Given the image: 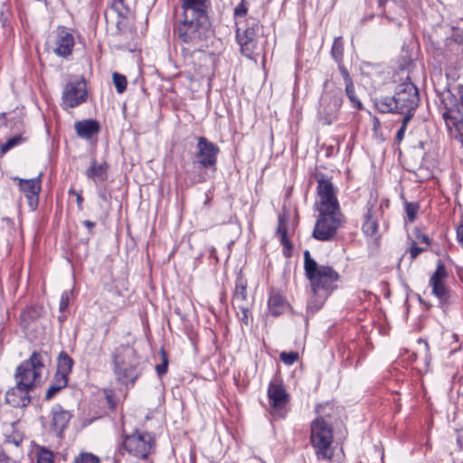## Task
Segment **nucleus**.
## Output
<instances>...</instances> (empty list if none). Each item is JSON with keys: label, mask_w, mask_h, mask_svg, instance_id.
<instances>
[{"label": "nucleus", "mask_w": 463, "mask_h": 463, "mask_svg": "<svg viewBox=\"0 0 463 463\" xmlns=\"http://www.w3.org/2000/svg\"><path fill=\"white\" fill-rule=\"evenodd\" d=\"M442 118L449 128L451 127H455L457 128L458 131V138L463 143V123L459 118L458 110L446 108L442 112Z\"/></svg>", "instance_id": "b1692460"}, {"label": "nucleus", "mask_w": 463, "mask_h": 463, "mask_svg": "<svg viewBox=\"0 0 463 463\" xmlns=\"http://www.w3.org/2000/svg\"><path fill=\"white\" fill-rule=\"evenodd\" d=\"M108 172L109 164L107 162L99 164L96 159H92L90 167L85 172V175L98 187L107 181Z\"/></svg>", "instance_id": "412c9836"}, {"label": "nucleus", "mask_w": 463, "mask_h": 463, "mask_svg": "<svg viewBox=\"0 0 463 463\" xmlns=\"http://www.w3.org/2000/svg\"><path fill=\"white\" fill-rule=\"evenodd\" d=\"M279 240H280V243L284 247V254L286 256H289L290 253L289 252H286V250L289 251L292 249V244L290 243V241H289V240L288 238V235L280 236Z\"/></svg>", "instance_id": "49530a36"}, {"label": "nucleus", "mask_w": 463, "mask_h": 463, "mask_svg": "<svg viewBox=\"0 0 463 463\" xmlns=\"http://www.w3.org/2000/svg\"><path fill=\"white\" fill-rule=\"evenodd\" d=\"M288 218L285 214L279 215V225L277 229V234L280 236H285L288 233Z\"/></svg>", "instance_id": "58836bf2"}, {"label": "nucleus", "mask_w": 463, "mask_h": 463, "mask_svg": "<svg viewBox=\"0 0 463 463\" xmlns=\"http://www.w3.org/2000/svg\"><path fill=\"white\" fill-rule=\"evenodd\" d=\"M210 0H180L181 14L174 25L178 39L194 49H201L212 33Z\"/></svg>", "instance_id": "f257e3e1"}, {"label": "nucleus", "mask_w": 463, "mask_h": 463, "mask_svg": "<svg viewBox=\"0 0 463 463\" xmlns=\"http://www.w3.org/2000/svg\"><path fill=\"white\" fill-rule=\"evenodd\" d=\"M411 118H412V114H407V115L403 116L402 120V126L398 129L396 137H395L397 143H401L403 140L405 131L407 128V125L411 121Z\"/></svg>", "instance_id": "72a5a7b5"}, {"label": "nucleus", "mask_w": 463, "mask_h": 463, "mask_svg": "<svg viewBox=\"0 0 463 463\" xmlns=\"http://www.w3.org/2000/svg\"><path fill=\"white\" fill-rule=\"evenodd\" d=\"M303 255L305 276L310 283L312 292L307 302V309L316 312L336 288L340 276L332 267L318 265L311 257L309 250H306Z\"/></svg>", "instance_id": "7ed1b4c3"}, {"label": "nucleus", "mask_w": 463, "mask_h": 463, "mask_svg": "<svg viewBox=\"0 0 463 463\" xmlns=\"http://www.w3.org/2000/svg\"><path fill=\"white\" fill-rule=\"evenodd\" d=\"M248 8L244 0H242L234 9V15L242 17L247 14Z\"/></svg>", "instance_id": "a18cd8bd"}, {"label": "nucleus", "mask_w": 463, "mask_h": 463, "mask_svg": "<svg viewBox=\"0 0 463 463\" xmlns=\"http://www.w3.org/2000/svg\"><path fill=\"white\" fill-rule=\"evenodd\" d=\"M205 197H206V199H205L204 203H205V204H209V203H210V202H211V200H212L211 193H210V192H207V193L205 194Z\"/></svg>", "instance_id": "13d9d810"}, {"label": "nucleus", "mask_w": 463, "mask_h": 463, "mask_svg": "<svg viewBox=\"0 0 463 463\" xmlns=\"http://www.w3.org/2000/svg\"><path fill=\"white\" fill-rule=\"evenodd\" d=\"M30 387L20 382L10 388L5 393V402L14 408L26 407L31 402Z\"/></svg>", "instance_id": "f3484780"}, {"label": "nucleus", "mask_w": 463, "mask_h": 463, "mask_svg": "<svg viewBox=\"0 0 463 463\" xmlns=\"http://www.w3.org/2000/svg\"><path fill=\"white\" fill-rule=\"evenodd\" d=\"M298 352H282L280 354V360L287 365H291L295 362L298 360Z\"/></svg>", "instance_id": "4c0bfd02"}, {"label": "nucleus", "mask_w": 463, "mask_h": 463, "mask_svg": "<svg viewBox=\"0 0 463 463\" xmlns=\"http://www.w3.org/2000/svg\"><path fill=\"white\" fill-rule=\"evenodd\" d=\"M337 64H338L339 72L344 80V83L347 84L349 82H354L353 79L350 76L348 70L343 64V61H340V63H337Z\"/></svg>", "instance_id": "37998d69"}, {"label": "nucleus", "mask_w": 463, "mask_h": 463, "mask_svg": "<svg viewBox=\"0 0 463 463\" xmlns=\"http://www.w3.org/2000/svg\"><path fill=\"white\" fill-rule=\"evenodd\" d=\"M19 187L27 198L32 210H35L39 203V194L42 190V174L32 179H19Z\"/></svg>", "instance_id": "a211bd4d"}, {"label": "nucleus", "mask_w": 463, "mask_h": 463, "mask_svg": "<svg viewBox=\"0 0 463 463\" xmlns=\"http://www.w3.org/2000/svg\"><path fill=\"white\" fill-rule=\"evenodd\" d=\"M52 425L55 431L62 432L68 426L71 414L69 411L63 410L61 405H56L52 410Z\"/></svg>", "instance_id": "5701e85b"}, {"label": "nucleus", "mask_w": 463, "mask_h": 463, "mask_svg": "<svg viewBox=\"0 0 463 463\" xmlns=\"http://www.w3.org/2000/svg\"><path fill=\"white\" fill-rule=\"evenodd\" d=\"M124 0H113L112 7L118 11L120 12V6L123 5Z\"/></svg>", "instance_id": "864d4df0"}, {"label": "nucleus", "mask_w": 463, "mask_h": 463, "mask_svg": "<svg viewBox=\"0 0 463 463\" xmlns=\"http://www.w3.org/2000/svg\"><path fill=\"white\" fill-rule=\"evenodd\" d=\"M114 373L121 384L133 386L142 373L135 349H121L113 355Z\"/></svg>", "instance_id": "423d86ee"}, {"label": "nucleus", "mask_w": 463, "mask_h": 463, "mask_svg": "<svg viewBox=\"0 0 463 463\" xmlns=\"http://www.w3.org/2000/svg\"><path fill=\"white\" fill-rule=\"evenodd\" d=\"M44 308L41 305L26 307L20 315V325L34 337H40L44 334Z\"/></svg>", "instance_id": "ddd939ff"}, {"label": "nucleus", "mask_w": 463, "mask_h": 463, "mask_svg": "<svg viewBox=\"0 0 463 463\" xmlns=\"http://www.w3.org/2000/svg\"><path fill=\"white\" fill-rule=\"evenodd\" d=\"M0 463H10L8 456L3 451H0Z\"/></svg>", "instance_id": "5fc2aeb1"}, {"label": "nucleus", "mask_w": 463, "mask_h": 463, "mask_svg": "<svg viewBox=\"0 0 463 463\" xmlns=\"http://www.w3.org/2000/svg\"><path fill=\"white\" fill-rule=\"evenodd\" d=\"M53 384L56 387H59L60 390L63 389L68 384V375H63L59 373H56L55 374V382Z\"/></svg>", "instance_id": "79ce46f5"}, {"label": "nucleus", "mask_w": 463, "mask_h": 463, "mask_svg": "<svg viewBox=\"0 0 463 463\" xmlns=\"http://www.w3.org/2000/svg\"><path fill=\"white\" fill-rule=\"evenodd\" d=\"M316 417L310 422L309 442L318 460H331L334 455L333 420L338 415L337 409L329 402L317 405Z\"/></svg>", "instance_id": "f03ea898"}, {"label": "nucleus", "mask_w": 463, "mask_h": 463, "mask_svg": "<svg viewBox=\"0 0 463 463\" xmlns=\"http://www.w3.org/2000/svg\"><path fill=\"white\" fill-rule=\"evenodd\" d=\"M61 390L59 387H56L53 383H52L49 388L46 391L45 393V399L50 400L52 399L57 392H59Z\"/></svg>", "instance_id": "8fccbe9b"}, {"label": "nucleus", "mask_w": 463, "mask_h": 463, "mask_svg": "<svg viewBox=\"0 0 463 463\" xmlns=\"http://www.w3.org/2000/svg\"><path fill=\"white\" fill-rule=\"evenodd\" d=\"M458 95H459L460 105L463 107V86L459 88Z\"/></svg>", "instance_id": "4d7b16f0"}, {"label": "nucleus", "mask_w": 463, "mask_h": 463, "mask_svg": "<svg viewBox=\"0 0 463 463\" xmlns=\"http://www.w3.org/2000/svg\"><path fill=\"white\" fill-rule=\"evenodd\" d=\"M233 306L237 310V316H238L239 319L245 325H248L249 317L250 315V303L239 304V305H233Z\"/></svg>", "instance_id": "473e14b6"}, {"label": "nucleus", "mask_w": 463, "mask_h": 463, "mask_svg": "<svg viewBox=\"0 0 463 463\" xmlns=\"http://www.w3.org/2000/svg\"><path fill=\"white\" fill-rule=\"evenodd\" d=\"M261 26L255 20L248 21L247 27L241 32L238 28L236 38L241 53L251 59L258 50V37Z\"/></svg>", "instance_id": "4468645a"}, {"label": "nucleus", "mask_w": 463, "mask_h": 463, "mask_svg": "<svg viewBox=\"0 0 463 463\" xmlns=\"http://www.w3.org/2000/svg\"><path fill=\"white\" fill-rule=\"evenodd\" d=\"M112 80L118 93L122 94L127 90L128 80L123 74L113 72Z\"/></svg>", "instance_id": "2f4dec72"}, {"label": "nucleus", "mask_w": 463, "mask_h": 463, "mask_svg": "<svg viewBox=\"0 0 463 463\" xmlns=\"http://www.w3.org/2000/svg\"><path fill=\"white\" fill-rule=\"evenodd\" d=\"M122 445L129 455L146 459L156 452V439L152 432L136 430L125 435Z\"/></svg>", "instance_id": "6e6552de"}, {"label": "nucleus", "mask_w": 463, "mask_h": 463, "mask_svg": "<svg viewBox=\"0 0 463 463\" xmlns=\"http://www.w3.org/2000/svg\"><path fill=\"white\" fill-rule=\"evenodd\" d=\"M448 277L449 273L445 264L441 260H439L437 262L436 270L431 275L429 283L432 294L437 297L441 303L447 302L450 297L449 290L445 284V280Z\"/></svg>", "instance_id": "dca6fc26"}, {"label": "nucleus", "mask_w": 463, "mask_h": 463, "mask_svg": "<svg viewBox=\"0 0 463 463\" xmlns=\"http://www.w3.org/2000/svg\"><path fill=\"white\" fill-rule=\"evenodd\" d=\"M331 55L333 59L337 62L343 61L344 55V42L342 37H336L334 40L332 48H331Z\"/></svg>", "instance_id": "c756f323"}, {"label": "nucleus", "mask_w": 463, "mask_h": 463, "mask_svg": "<svg viewBox=\"0 0 463 463\" xmlns=\"http://www.w3.org/2000/svg\"><path fill=\"white\" fill-rule=\"evenodd\" d=\"M270 413L279 418H284L288 412L287 406L289 403L290 396L286 391L281 379H273L267 391Z\"/></svg>", "instance_id": "f8f14e48"}, {"label": "nucleus", "mask_w": 463, "mask_h": 463, "mask_svg": "<svg viewBox=\"0 0 463 463\" xmlns=\"http://www.w3.org/2000/svg\"><path fill=\"white\" fill-rule=\"evenodd\" d=\"M36 463H54V454L45 447H40L37 450Z\"/></svg>", "instance_id": "7c9ffc66"}, {"label": "nucleus", "mask_w": 463, "mask_h": 463, "mask_svg": "<svg viewBox=\"0 0 463 463\" xmlns=\"http://www.w3.org/2000/svg\"><path fill=\"white\" fill-rule=\"evenodd\" d=\"M156 360V371L159 377H162L167 373L168 368V354L165 349H160L156 354H155Z\"/></svg>", "instance_id": "bb28decb"}, {"label": "nucleus", "mask_w": 463, "mask_h": 463, "mask_svg": "<svg viewBox=\"0 0 463 463\" xmlns=\"http://www.w3.org/2000/svg\"><path fill=\"white\" fill-rule=\"evenodd\" d=\"M46 359L47 354L45 352L33 351L29 359L17 366L14 373L15 382L24 383L33 390L42 381Z\"/></svg>", "instance_id": "0eeeda50"}, {"label": "nucleus", "mask_w": 463, "mask_h": 463, "mask_svg": "<svg viewBox=\"0 0 463 463\" xmlns=\"http://www.w3.org/2000/svg\"><path fill=\"white\" fill-rule=\"evenodd\" d=\"M105 397H106V400H107L109 407L111 409H114L117 406V400L114 397V394H113L112 391L106 390L105 391Z\"/></svg>", "instance_id": "de8ad7c7"}, {"label": "nucleus", "mask_w": 463, "mask_h": 463, "mask_svg": "<svg viewBox=\"0 0 463 463\" xmlns=\"http://www.w3.org/2000/svg\"><path fill=\"white\" fill-rule=\"evenodd\" d=\"M64 318H65L64 317H59V320H60L61 322H62V321L64 320Z\"/></svg>", "instance_id": "680f3d73"}, {"label": "nucleus", "mask_w": 463, "mask_h": 463, "mask_svg": "<svg viewBox=\"0 0 463 463\" xmlns=\"http://www.w3.org/2000/svg\"><path fill=\"white\" fill-rule=\"evenodd\" d=\"M75 131L79 137L90 139L100 131V126L95 119H85L74 124Z\"/></svg>", "instance_id": "4be33fe9"}, {"label": "nucleus", "mask_w": 463, "mask_h": 463, "mask_svg": "<svg viewBox=\"0 0 463 463\" xmlns=\"http://www.w3.org/2000/svg\"><path fill=\"white\" fill-rule=\"evenodd\" d=\"M415 238H416V242L418 243H423L426 245V247L428 248L430 243H431V239L427 235V234H424V233H421L420 232L417 231L415 232Z\"/></svg>", "instance_id": "c03bdc74"}, {"label": "nucleus", "mask_w": 463, "mask_h": 463, "mask_svg": "<svg viewBox=\"0 0 463 463\" xmlns=\"http://www.w3.org/2000/svg\"><path fill=\"white\" fill-rule=\"evenodd\" d=\"M268 307L271 315L278 317L286 311L288 303L279 292L272 291L269 295Z\"/></svg>", "instance_id": "393cba45"}, {"label": "nucleus", "mask_w": 463, "mask_h": 463, "mask_svg": "<svg viewBox=\"0 0 463 463\" xmlns=\"http://www.w3.org/2000/svg\"><path fill=\"white\" fill-rule=\"evenodd\" d=\"M317 212L319 214L313 230V237L321 241H331L344 222V216L341 211Z\"/></svg>", "instance_id": "9d476101"}, {"label": "nucleus", "mask_w": 463, "mask_h": 463, "mask_svg": "<svg viewBox=\"0 0 463 463\" xmlns=\"http://www.w3.org/2000/svg\"><path fill=\"white\" fill-rule=\"evenodd\" d=\"M219 153L220 147L216 144L204 137H198L192 165L183 160L178 175H184L192 184L205 183L210 177L209 171L216 172Z\"/></svg>", "instance_id": "20e7f679"}, {"label": "nucleus", "mask_w": 463, "mask_h": 463, "mask_svg": "<svg viewBox=\"0 0 463 463\" xmlns=\"http://www.w3.org/2000/svg\"><path fill=\"white\" fill-rule=\"evenodd\" d=\"M419 343H420H420H423L425 345H428L426 341H422L421 339H419Z\"/></svg>", "instance_id": "052dcab7"}, {"label": "nucleus", "mask_w": 463, "mask_h": 463, "mask_svg": "<svg viewBox=\"0 0 463 463\" xmlns=\"http://www.w3.org/2000/svg\"><path fill=\"white\" fill-rule=\"evenodd\" d=\"M23 141V137L21 136H14L11 138H9L5 144L1 146V154L5 155L7 153L11 148L14 147L15 146L19 145Z\"/></svg>", "instance_id": "c9c22d12"}, {"label": "nucleus", "mask_w": 463, "mask_h": 463, "mask_svg": "<svg viewBox=\"0 0 463 463\" xmlns=\"http://www.w3.org/2000/svg\"><path fill=\"white\" fill-rule=\"evenodd\" d=\"M88 91L85 80L67 83L63 89L61 106L63 109L80 106L87 100Z\"/></svg>", "instance_id": "2eb2a0df"}, {"label": "nucleus", "mask_w": 463, "mask_h": 463, "mask_svg": "<svg viewBox=\"0 0 463 463\" xmlns=\"http://www.w3.org/2000/svg\"><path fill=\"white\" fill-rule=\"evenodd\" d=\"M373 130L374 132H377L379 128H381V122L378 118L373 117Z\"/></svg>", "instance_id": "603ef678"}, {"label": "nucleus", "mask_w": 463, "mask_h": 463, "mask_svg": "<svg viewBox=\"0 0 463 463\" xmlns=\"http://www.w3.org/2000/svg\"><path fill=\"white\" fill-rule=\"evenodd\" d=\"M83 224H84V226H86L89 229L90 232H91L92 228L95 226V222L89 221V220H85L83 222Z\"/></svg>", "instance_id": "6e6d98bb"}, {"label": "nucleus", "mask_w": 463, "mask_h": 463, "mask_svg": "<svg viewBox=\"0 0 463 463\" xmlns=\"http://www.w3.org/2000/svg\"><path fill=\"white\" fill-rule=\"evenodd\" d=\"M75 41L73 35L65 29L59 30L55 39L53 52L61 57H68L72 53Z\"/></svg>", "instance_id": "aec40b11"}, {"label": "nucleus", "mask_w": 463, "mask_h": 463, "mask_svg": "<svg viewBox=\"0 0 463 463\" xmlns=\"http://www.w3.org/2000/svg\"><path fill=\"white\" fill-rule=\"evenodd\" d=\"M387 0H379V4L382 5L383 2H386Z\"/></svg>", "instance_id": "e2e57ef3"}, {"label": "nucleus", "mask_w": 463, "mask_h": 463, "mask_svg": "<svg viewBox=\"0 0 463 463\" xmlns=\"http://www.w3.org/2000/svg\"><path fill=\"white\" fill-rule=\"evenodd\" d=\"M345 95L348 98L352 108L362 110L364 109L362 101L358 99V97L355 95V89L354 82H349L347 84H345Z\"/></svg>", "instance_id": "c85d7f7f"}, {"label": "nucleus", "mask_w": 463, "mask_h": 463, "mask_svg": "<svg viewBox=\"0 0 463 463\" xmlns=\"http://www.w3.org/2000/svg\"><path fill=\"white\" fill-rule=\"evenodd\" d=\"M420 205L417 203H406L405 212L410 222H413L416 219Z\"/></svg>", "instance_id": "f704fd0d"}, {"label": "nucleus", "mask_w": 463, "mask_h": 463, "mask_svg": "<svg viewBox=\"0 0 463 463\" xmlns=\"http://www.w3.org/2000/svg\"><path fill=\"white\" fill-rule=\"evenodd\" d=\"M22 441H23V437L18 433L9 436L6 439L7 443H13L16 447H18L22 443Z\"/></svg>", "instance_id": "3c124183"}, {"label": "nucleus", "mask_w": 463, "mask_h": 463, "mask_svg": "<svg viewBox=\"0 0 463 463\" xmlns=\"http://www.w3.org/2000/svg\"><path fill=\"white\" fill-rule=\"evenodd\" d=\"M69 194H72L76 197V201H77V206H78V209L79 210H82L83 208V197L81 195V194L80 192H77L73 189H71L69 191Z\"/></svg>", "instance_id": "09e8293b"}, {"label": "nucleus", "mask_w": 463, "mask_h": 463, "mask_svg": "<svg viewBox=\"0 0 463 463\" xmlns=\"http://www.w3.org/2000/svg\"><path fill=\"white\" fill-rule=\"evenodd\" d=\"M73 360L65 352H61L58 357L57 372L63 375H68L71 372Z\"/></svg>", "instance_id": "cd10ccee"}, {"label": "nucleus", "mask_w": 463, "mask_h": 463, "mask_svg": "<svg viewBox=\"0 0 463 463\" xmlns=\"http://www.w3.org/2000/svg\"><path fill=\"white\" fill-rule=\"evenodd\" d=\"M383 214L382 206L373 207L368 203L364 214V222L362 226L363 232L374 240L378 239V219Z\"/></svg>", "instance_id": "6ab92c4d"}, {"label": "nucleus", "mask_w": 463, "mask_h": 463, "mask_svg": "<svg viewBox=\"0 0 463 463\" xmlns=\"http://www.w3.org/2000/svg\"><path fill=\"white\" fill-rule=\"evenodd\" d=\"M99 197H100L103 201H105V202H107V201H108V198H107L106 193H105L104 191H99Z\"/></svg>", "instance_id": "bf43d9fd"}, {"label": "nucleus", "mask_w": 463, "mask_h": 463, "mask_svg": "<svg viewBox=\"0 0 463 463\" xmlns=\"http://www.w3.org/2000/svg\"><path fill=\"white\" fill-rule=\"evenodd\" d=\"M427 250H428L427 247H419V246H417L416 241H412L411 245L409 249L411 259L415 260L421 252H424Z\"/></svg>", "instance_id": "ea45409f"}, {"label": "nucleus", "mask_w": 463, "mask_h": 463, "mask_svg": "<svg viewBox=\"0 0 463 463\" xmlns=\"http://www.w3.org/2000/svg\"><path fill=\"white\" fill-rule=\"evenodd\" d=\"M70 295H71V292L70 291H63L61 296V299H60V305H59V309L61 312H63L64 310H66L69 307V304H70Z\"/></svg>", "instance_id": "a19ab883"}, {"label": "nucleus", "mask_w": 463, "mask_h": 463, "mask_svg": "<svg viewBox=\"0 0 463 463\" xmlns=\"http://www.w3.org/2000/svg\"><path fill=\"white\" fill-rule=\"evenodd\" d=\"M326 88L327 82H325V90L319 99L317 117L323 125H331L338 118L343 104V97L340 89Z\"/></svg>", "instance_id": "1a4fd4ad"}, {"label": "nucleus", "mask_w": 463, "mask_h": 463, "mask_svg": "<svg viewBox=\"0 0 463 463\" xmlns=\"http://www.w3.org/2000/svg\"><path fill=\"white\" fill-rule=\"evenodd\" d=\"M99 459L98 457L91 453H80L74 459V463H99Z\"/></svg>", "instance_id": "e433bc0d"}, {"label": "nucleus", "mask_w": 463, "mask_h": 463, "mask_svg": "<svg viewBox=\"0 0 463 463\" xmlns=\"http://www.w3.org/2000/svg\"><path fill=\"white\" fill-rule=\"evenodd\" d=\"M317 181V201L316 203L317 211H341L340 204L337 200V189L335 187L330 179L326 178L323 174H316Z\"/></svg>", "instance_id": "9b49d317"}, {"label": "nucleus", "mask_w": 463, "mask_h": 463, "mask_svg": "<svg viewBox=\"0 0 463 463\" xmlns=\"http://www.w3.org/2000/svg\"><path fill=\"white\" fill-rule=\"evenodd\" d=\"M246 303H250L247 298V282L243 279L240 278L236 281L232 304L239 305Z\"/></svg>", "instance_id": "a878e982"}, {"label": "nucleus", "mask_w": 463, "mask_h": 463, "mask_svg": "<svg viewBox=\"0 0 463 463\" xmlns=\"http://www.w3.org/2000/svg\"><path fill=\"white\" fill-rule=\"evenodd\" d=\"M417 87L411 82H403L397 87L392 97H383L375 100V107L381 113L412 114L419 105Z\"/></svg>", "instance_id": "39448f33"}]
</instances>
